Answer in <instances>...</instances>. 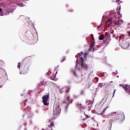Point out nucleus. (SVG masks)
Here are the masks:
<instances>
[{
  "mask_svg": "<svg viewBox=\"0 0 130 130\" xmlns=\"http://www.w3.org/2000/svg\"><path fill=\"white\" fill-rule=\"evenodd\" d=\"M107 18L108 19V22L110 24H111L113 22L115 25L120 26V24L123 23V21L120 19V18H121V14H120L119 11H118L117 13H109Z\"/></svg>",
  "mask_w": 130,
  "mask_h": 130,
  "instance_id": "obj_1",
  "label": "nucleus"
},
{
  "mask_svg": "<svg viewBox=\"0 0 130 130\" xmlns=\"http://www.w3.org/2000/svg\"><path fill=\"white\" fill-rule=\"evenodd\" d=\"M53 119H55L57 116H59V115L60 114V112L61 111V109H60V107H59V105H57V104H55L54 105L53 109Z\"/></svg>",
  "mask_w": 130,
  "mask_h": 130,
  "instance_id": "obj_2",
  "label": "nucleus"
},
{
  "mask_svg": "<svg viewBox=\"0 0 130 130\" xmlns=\"http://www.w3.org/2000/svg\"><path fill=\"white\" fill-rule=\"evenodd\" d=\"M76 62L77 63H81L82 69H83L85 71L89 70V66L84 62V59L83 58V57H80L79 58H77Z\"/></svg>",
  "mask_w": 130,
  "mask_h": 130,
  "instance_id": "obj_3",
  "label": "nucleus"
},
{
  "mask_svg": "<svg viewBox=\"0 0 130 130\" xmlns=\"http://www.w3.org/2000/svg\"><path fill=\"white\" fill-rule=\"evenodd\" d=\"M42 102L44 104V105H49V103H48V100L49 99V94H46L44 95L42 97Z\"/></svg>",
  "mask_w": 130,
  "mask_h": 130,
  "instance_id": "obj_4",
  "label": "nucleus"
},
{
  "mask_svg": "<svg viewBox=\"0 0 130 130\" xmlns=\"http://www.w3.org/2000/svg\"><path fill=\"white\" fill-rule=\"evenodd\" d=\"M48 128H47V129H43V130H53L52 128H54V123L53 122H51V124L48 126Z\"/></svg>",
  "mask_w": 130,
  "mask_h": 130,
  "instance_id": "obj_5",
  "label": "nucleus"
},
{
  "mask_svg": "<svg viewBox=\"0 0 130 130\" xmlns=\"http://www.w3.org/2000/svg\"><path fill=\"white\" fill-rule=\"evenodd\" d=\"M124 90L126 93L130 95V85H126L124 88Z\"/></svg>",
  "mask_w": 130,
  "mask_h": 130,
  "instance_id": "obj_6",
  "label": "nucleus"
},
{
  "mask_svg": "<svg viewBox=\"0 0 130 130\" xmlns=\"http://www.w3.org/2000/svg\"><path fill=\"white\" fill-rule=\"evenodd\" d=\"M110 42V39L109 38H107L105 41H104V44L106 45V46H107V45L109 44Z\"/></svg>",
  "mask_w": 130,
  "mask_h": 130,
  "instance_id": "obj_7",
  "label": "nucleus"
},
{
  "mask_svg": "<svg viewBox=\"0 0 130 130\" xmlns=\"http://www.w3.org/2000/svg\"><path fill=\"white\" fill-rule=\"evenodd\" d=\"M77 106L79 107V108H80V109H83V108H84L83 106H82V103H78L77 104Z\"/></svg>",
  "mask_w": 130,
  "mask_h": 130,
  "instance_id": "obj_8",
  "label": "nucleus"
},
{
  "mask_svg": "<svg viewBox=\"0 0 130 130\" xmlns=\"http://www.w3.org/2000/svg\"><path fill=\"white\" fill-rule=\"evenodd\" d=\"M108 108V107H107L106 108L104 109L103 111L101 113H100V115H103L104 114V113L105 112V111H106V109H107Z\"/></svg>",
  "mask_w": 130,
  "mask_h": 130,
  "instance_id": "obj_9",
  "label": "nucleus"
},
{
  "mask_svg": "<svg viewBox=\"0 0 130 130\" xmlns=\"http://www.w3.org/2000/svg\"><path fill=\"white\" fill-rule=\"evenodd\" d=\"M104 39V35H103V34H102L99 37V40H103Z\"/></svg>",
  "mask_w": 130,
  "mask_h": 130,
  "instance_id": "obj_10",
  "label": "nucleus"
},
{
  "mask_svg": "<svg viewBox=\"0 0 130 130\" xmlns=\"http://www.w3.org/2000/svg\"><path fill=\"white\" fill-rule=\"evenodd\" d=\"M98 86L100 88H102V87H104V86H105V84H104V83H99Z\"/></svg>",
  "mask_w": 130,
  "mask_h": 130,
  "instance_id": "obj_11",
  "label": "nucleus"
},
{
  "mask_svg": "<svg viewBox=\"0 0 130 130\" xmlns=\"http://www.w3.org/2000/svg\"><path fill=\"white\" fill-rule=\"evenodd\" d=\"M64 90H66V88H62L59 89V92L60 93H63V91H64Z\"/></svg>",
  "mask_w": 130,
  "mask_h": 130,
  "instance_id": "obj_12",
  "label": "nucleus"
},
{
  "mask_svg": "<svg viewBox=\"0 0 130 130\" xmlns=\"http://www.w3.org/2000/svg\"><path fill=\"white\" fill-rule=\"evenodd\" d=\"M125 118V117L124 116V114L123 113V112H122V119L123 120H124Z\"/></svg>",
  "mask_w": 130,
  "mask_h": 130,
  "instance_id": "obj_13",
  "label": "nucleus"
},
{
  "mask_svg": "<svg viewBox=\"0 0 130 130\" xmlns=\"http://www.w3.org/2000/svg\"><path fill=\"white\" fill-rule=\"evenodd\" d=\"M17 68L18 69H21V62H19L18 63Z\"/></svg>",
  "mask_w": 130,
  "mask_h": 130,
  "instance_id": "obj_14",
  "label": "nucleus"
},
{
  "mask_svg": "<svg viewBox=\"0 0 130 130\" xmlns=\"http://www.w3.org/2000/svg\"><path fill=\"white\" fill-rule=\"evenodd\" d=\"M123 38H124V35H122L120 36L119 37V39H123Z\"/></svg>",
  "mask_w": 130,
  "mask_h": 130,
  "instance_id": "obj_15",
  "label": "nucleus"
},
{
  "mask_svg": "<svg viewBox=\"0 0 130 130\" xmlns=\"http://www.w3.org/2000/svg\"><path fill=\"white\" fill-rule=\"evenodd\" d=\"M67 88L68 89V90H66L65 92H66V93H69V91H70V89H71V88H70V86L67 87Z\"/></svg>",
  "mask_w": 130,
  "mask_h": 130,
  "instance_id": "obj_16",
  "label": "nucleus"
},
{
  "mask_svg": "<svg viewBox=\"0 0 130 130\" xmlns=\"http://www.w3.org/2000/svg\"><path fill=\"white\" fill-rule=\"evenodd\" d=\"M125 45H126V47H124V48H127L129 46V45L127 44V43H125Z\"/></svg>",
  "mask_w": 130,
  "mask_h": 130,
  "instance_id": "obj_17",
  "label": "nucleus"
},
{
  "mask_svg": "<svg viewBox=\"0 0 130 130\" xmlns=\"http://www.w3.org/2000/svg\"><path fill=\"white\" fill-rule=\"evenodd\" d=\"M80 93H81V95H85V91L81 90Z\"/></svg>",
  "mask_w": 130,
  "mask_h": 130,
  "instance_id": "obj_18",
  "label": "nucleus"
},
{
  "mask_svg": "<svg viewBox=\"0 0 130 130\" xmlns=\"http://www.w3.org/2000/svg\"><path fill=\"white\" fill-rule=\"evenodd\" d=\"M79 55H80V57H79V58H80V57H82V55H84V53H83V52H80V53H79Z\"/></svg>",
  "mask_w": 130,
  "mask_h": 130,
  "instance_id": "obj_19",
  "label": "nucleus"
},
{
  "mask_svg": "<svg viewBox=\"0 0 130 130\" xmlns=\"http://www.w3.org/2000/svg\"><path fill=\"white\" fill-rule=\"evenodd\" d=\"M73 97H74V98H75V99H77V98H79V95H76V94H74V95H73Z\"/></svg>",
  "mask_w": 130,
  "mask_h": 130,
  "instance_id": "obj_20",
  "label": "nucleus"
},
{
  "mask_svg": "<svg viewBox=\"0 0 130 130\" xmlns=\"http://www.w3.org/2000/svg\"><path fill=\"white\" fill-rule=\"evenodd\" d=\"M105 74H106V73H102L101 74V76H102V77H104L105 76Z\"/></svg>",
  "mask_w": 130,
  "mask_h": 130,
  "instance_id": "obj_21",
  "label": "nucleus"
},
{
  "mask_svg": "<svg viewBox=\"0 0 130 130\" xmlns=\"http://www.w3.org/2000/svg\"><path fill=\"white\" fill-rule=\"evenodd\" d=\"M73 74L75 76V77H77V74H76V72L74 71H72Z\"/></svg>",
  "mask_w": 130,
  "mask_h": 130,
  "instance_id": "obj_22",
  "label": "nucleus"
},
{
  "mask_svg": "<svg viewBox=\"0 0 130 130\" xmlns=\"http://www.w3.org/2000/svg\"><path fill=\"white\" fill-rule=\"evenodd\" d=\"M87 55H88V53H86L85 54V55H84V58H86V57H87Z\"/></svg>",
  "mask_w": 130,
  "mask_h": 130,
  "instance_id": "obj_23",
  "label": "nucleus"
},
{
  "mask_svg": "<svg viewBox=\"0 0 130 130\" xmlns=\"http://www.w3.org/2000/svg\"><path fill=\"white\" fill-rule=\"evenodd\" d=\"M115 91H116V89L114 90L113 93V97H114V95L115 94Z\"/></svg>",
  "mask_w": 130,
  "mask_h": 130,
  "instance_id": "obj_24",
  "label": "nucleus"
},
{
  "mask_svg": "<svg viewBox=\"0 0 130 130\" xmlns=\"http://www.w3.org/2000/svg\"><path fill=\"white\" fill-rule=\"evenodd\" d=\"M67 100H68V101H70V96H68V97H67Z\"/></svg>",
  "mask_w": 130,
  "mask_h": 130,
  "instance_id": "obj_25",
  "label": "nucleus"
},
{
  "mask_svg": "<svg viewBox=\"0 0 130 130\" xmlns=\"http://www.w3.org/2000/svg\"><path fill=\"white\" fill-rule=\"evenodd\" d=\"M104 20H105V18L104 17V16H103L102 18V21H104Z\"/></svg>",
  "mask_w": 130,
  "mask_h": 130,
  "instance_id": "obj_26",
  "label": "nucleus"
},
{
  "mask_svg": "<svg viewBox=\"0 0 130 130\" xmlns=\"http://www.w3.org/2000/svg\"><path fill=\"white\" fill-rule=\"evenodd\" d=\"M50 121H51V119H48L47 121V122H50Z\"/></svg>",
  "mask_w": 130,
  "mask_h": 130,
  "instance_id": "obj_27",
  "label": "nucleus"
},
{
  "mask_svg": "<svg viewBox=\"0 0 130 130\" xmlns=\"http://www.w3.org/2000/svg\"><path fill=\"white\" fill-rule=\"evenodd\" d=\"M3 12V9L0 8V13H2Z\"/></svg>",
  "mask_w": 130,
  "mask_h": 130,
  "instance_id": "obj_28",
  "label": "nucleus"
},
{
  "mask_svg": "<svg viewBox=\"0 0 130 130\" xmlns=\"http://www.w3.org/2000/svg\"><path fill=\"white\" fill-rule=\"evenodd\" d=\"M85 115L86 117H87V118H89V116H88V115H87L86 114H85Z\"/></svg>",
  "mask_w": 130,
  "mask_h": 130,
  "instance_id": "obj_29",
  "label": "nucleus"
},
{
  "mask_svg": "<svg viewBox=\"0 0 130 130\" xmlns=\"http://www.w3.org/2000/svg\"><path fill=\"white\" fill-rule=\"evenodd\" d=\"M120 2V0H116V3H119Z\"/></svg>",
  "mask_w": 130,
  "mask_h": 130,
  "instance_id": "obj_30",
  "label": "nucleus"
},
{
  "mask_svg": "<svg viewBox=\"0 0 130 130\" xmlns=\"http://www.w3.org/2000/svg\"><path fill=\"white\" fill-rule=\"evenodd\" d=\"M128 36H130V31H128Z\"/></svg>",
  "mask_w": 130,
  "mask_h": 130,
  "instance_id": "obj_31",
  "label": "nucleus"
},
{
  "mask_svg": "<svg viewBox=\"0 0 130 130\" xmlns=\"http://www.w3.org/2000/svg\"><path fill=\"white\" fill-rule=\"evenodd\" d=\"M64 60H66V58H63V59L62 61H64Z\"/></svg>",
  "mask_w": 130,
  "mask_h": 130,
  "instance_id": "obj_32",
  "label": "nucleus"
},
{
  "mask_svg": "<svg viewBox=\"0 0 130 130\" xmlns=\"http://www.w3.org/2000/svg\"><path fill=\"white\" fill-rule=\"evenodd\" d=\"M91 37H92V38H94V37L93 36V35H91Z\"/></svg>",
  "mask_w": 130,
  "mask_h": 130,
  "instance_id": "obj_33",
  "label": "nucleus"
},
{
  "mask_svg": "<svg viewBox=\"0 0 130 130\" xmlns=\"http://www.w3.org/2000/svg\"><path fill=\"white\" fill-rule=\"evenodd\" d=\"M77 67H78V64H76L75 68L77 69Z\"/></svg>",
  "mask_w": 130,
  "mask_h": 130,
  "instance_id": "obj_34",
  "label": "nucleus"
},
{
  "mask_svg": "<svg viewBox=\"0 0 130 130\" xmlns=\"http://www.w3.org/2000/svg\"><path fill=\"white\" fill-rule=\"evenodd\" d=\"M87 101V103H88V104H89V102H88V101Z\"/></svg>",
  "mask_w": 130,
  "mask_h": 130,
  "instance_id": "obj_35",
  "label": "nucleus"
},
{
  "mask_svg": "<svg viewBox=\"0 0 130 130\" xmlns=\"http://www.w3.org/2000/svg\"><path fill=\"white\" fill-rule=\"evenodd\" d=\"M110 83H113V81H110Z\"/></svg>",
  "mask_w": 130,
  "mask_h": 130,
  "instance_id": "obj_36",
  "label": "nucleus"
},
{
  "mask_svg": "<svg viewBox=\"0 0 130 130\" xmlns=\"http://www.w3.org/2000/svg\"><path fill=\"white\" fill-rule=\"evenodd\" d=\"M119 86H121V87H122V85L120 84Z\"/></svg>",
  "mask_w": 130,
  "mask_h": 130,
  "instance_id": "obj_37",
  "label": "nucleus"
},
{
  "mask_svg": "<svg viewBox=\"0 0 130 130\" xmlns=\"http://www.w3.org/2000/svg\"><path fill=\"white\" fill-rule=\"evenodd\" d=\"M75 56H76V57H78V56H77V55H76Z\"/></svg>",
  "mask_w": 130,
  "mask_h": 130,
  "instance_id": "obj_38",
  "label": "nucleus"
},
{
  "mask_svg": "<svg viewBox=\"0 0 130 130\" xmlns=\"http://www.w3.org/2000/svg\"><path fill=\"white\" fill-rule=\"evenodd\" d=\"M112 124H111V126Z\"/></svg>",
  "mask_w": 130,
  "mask_h": 130,
  "instance_id": "obj_39",
  "label": "nucleus"
}]
</instances>
